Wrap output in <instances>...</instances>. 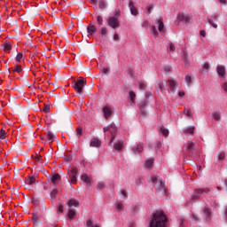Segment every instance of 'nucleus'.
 Wrapping results in <instances>:
<instances>
[{
  "instance_id": "61",
  "label": "nucleus",
  "mask_w": 227,
  "mask_h": 227,
  "mask_svg": "<svg viewBox=\"0 0 227 227\" xmlns=\"http://www.w3.org/2000/svg\"><path fill=\"white\" fill-rule=\"evenodd\" d=\"M203 68H204V70L208 72V68H210V66L208 64L205 63L204 66H203Z\"/></svg>"
},
{
  "instance_id": "36",
  "label": "nucleus",
  "mask_w": 227,
  "mask_h": 227,
  "mask_svg": "<svg viewBox=\"0 0 227 227\" xmlns=\"http://www.w3.org/2000/svg\"><path fill=\"white\" fill-rule=\"evenodd\" d=\"M11 49H12V43H4V51H11Z\"/></svg>"
},
{
  "instance_id": "25",
  "label": "nucleus",
  "mask_w": 227,
  "mask_h": 227,
  "mask_svg": "<svg viewBox=\"0 0 227 227\" xmlns=\"http://www.w3.org/2000/svg\"><path fill=\"white\" fill-rule=\"evenodd\" d=\"M32 223L35 224V226H38V224L40 223V217L38 216V215L36 214L33 215Z\"/></svg>"
},
{
  "instance_id": "32",
  "label": "nucleus",
  "mask_w": 227,
  "mask_h": 227,
  "mask_svg": "<svg viewBox=\"0 0 227 227\" xmlns=\"http://www.w3.org/2000/svg\"><path fill=\"white\" fill-rule=\"evenodd\" d=\"M97 24L98 26H104V18L100 15L97 16Z\"/></svg>"
},
{
  "instance_id": "12",
  "label": "nucleus",
  "mask_w": 227,
  "mask_h": 227,
  "mask_svg": "<svg viewBox=\"0 0 227 227\" xmlns=\"http://www.w3.org/2000/svg\"><path fill=\"white\" fill-rule=\"evenodd\" d=\"M87 32H88V35H90V36H93V35L97 33V27L93 24H89L87 27Z\"/></svg>"
},
{
  "instance_id": "48",
  "label": "nucleus",
  "mask_w": 227,
  "mask_h": 227,
  "mask_svg": "<svg viewBox=\"0 0 227 227\" xmlns=\"http://www.w3.org/2000/svg\"><path fill=\"white\" fill-rule=\"evenodd\" d=\"M70 176H78V175H77V168H73V169L71 170V175H70Z\"/></svg>"
},
{
  "instance_id": "59",
  "label": "nucleus",
  "mask_w": 227,
  "mask_h": 227,
  "mask_svg": "<svg viewBox=\"0 0 227 227\" xmlns=\"http://www.w3.org/2000/svg\"><path fill=\"white\" fill-rule=\"evenodd\" d=\"M200 36H202L203 38H205V36H207V32H205V30H200Z\"/></svg>"
},
{
  "instance_id": "8",
  "label": "nucleus",
  "mask_w": 227,
  "mask_h": 227,
  "mask_svg": "<svg viewBox=\"0 0 227 227\" xmlns=\"http://www.w3.org/2000/svg\"><path fill=\"white\" fill-rule=\"evenodd\" d=\"M59 180H61V176H59V174L53 175L51 177L50 185H51L52 187L58 185V182H59Z\"/></svg>"
},
{
  "instance_id": "2",
  "label": "nucleus",
  "mask_w": 227,
  "mask_h": 227,
  "mask_svg": "<svg viewBox=\"0 0 227 227\" xmlns=\"http://www.w3.org/2000/svg\"><path fill=\"white\" fill-rule=\"evenodd\" d=\"M207 194H210V188H197L194 190V194L192 195V203H196L200 198H203V196H207Z\"/></svg>"
},
{
  "instance_id": "45",
  "label": "nucleus",
  "mask_w": 227,
  "mask_h": 227,
  "mask_svg": "<svg viewBox=\"0 0 227 227\" xmlns=\"http://www.w3.org/2000/svg\"><path fill=\"white\" fill-rule=\"evenodd\" d=\"M77 176H70L71 184H76L77 183Z\"/></svg>"
},
{
  "instance_id": "26",
  "label": "nucleus",
  "mask_w": 227,
  "mask_h": 227,
  "mask_svg": "<svg viewBox=\"0 0 227 227\" xmlns=\"http://www.w3.org/2000/svg\"><path fill=\"white\" fill-rule=\"evenodd\" d=\"M98 7L100 8V10H106V8H107V1L99 0L98 1Z\"/></svg>"
},
{
  "instance_id": "24",
  "label": "nucleus",
  "mask_w": 227,
  "mask_h": 227,
  "mask_svg": "<svg viewBox=\"0 0 227 227\" xmlns=\"http://www.w3.org/2000/svg\"><path fill=\"white\" fill-rule=\"evenodd\" d=\"M156 24L158 23V29L159 31L162 32L164 31V22L160 19H156L155 20Z\"/></svg>"
},
{
  "instance_id": "57",
  "label": "nucleus",
  "mask_w": 227,
  "mask_h": 227,
  "mask_svg": "<svg viewBox=\"0 0 227 227\" xmlns=\"http://www.w3.org/2000/svg\"><path fill=\"white\" fill-rule=\"evenodd\" d=\"M114 42H120V35L118 34H114Z\"/></svg>"
},
{
  "instance_id": "9",
  "label": "nucleus",
  "mask_w": 227,
  "mask_h": 227,
  "mask_svg": "<svg viewBox=\"0 0 227 227\" xmlns=\"http://www.w3.org/2000/svg\"><path fill=\"white\" fill-rule=\"evenodd\" d=\"M217 20H219V15L218 14H214L211 19L208 20V23L210 24V26H212V27H215V29H217V24L215 22H217Z\"/></svg>"
},
{
  "instance_id": "16",
  "label": "nucleus",
  "mask_w": 227,
  "mask_h": 227,
  "mask_svg": "<svg viewBox=\"0 0 227 227\" xmlns=\"http://www.w3.org/2000/svg\"><path fill=\"white\" fill-rule=\"evenodd\" d=\"M216 72L220 77H224V74H226V69L224 68V66H217Z\"/></svg>"
},
{
  "instance_id": "42",
  "label": "nucleus",
  "mask_w": 227,
  "mask_h": 227,
  "mask_svg": "<svg viewBox=\"0 0 227 227\" xmlns=\"http://www.w3.org/2000/svg\"><path fill=\"white\" fill-rule=\"evenodd\" d=\"M87 227H99L98 225L97 224H93V221L91 220H87Z\"/></svg>"
},
{
  "instance_id": "41",
  "label": "nucleus",
  "mask_w": 227,
  "mask_h": 227,
  "mask_svg": "<svg viewBox=\"0 0 227 227\" xmlns=\"http://www.w3.org/2000/svg\"><path fill=\"white\" fill-rule=\"evenodd\" d=\"M0 139H6V131L3 129L0 130Z\"/></svg>"
},
{
  "instance_id": "33",
  "label": "nucleus",
  "mask_w": 227,
  "mask_h": 227,
  "mask_svg": "<svg viewBox=\"0 0 227 227\" xmlns=\"http://www.w3.org/2000/svg\"><path fill=\"white\" fill-rule=\"evenodd\" d=\"M195 144L193 142H188L187 148L188 152H192L194 150Z\"/></svg>"
},
{
  "instance_id": "37",
  "label": "nucleus",
  "mask_w": 227,
  "mask_h": 227,
  "mask_svg": "<svg viewBox=\"0 0 227 227\" xmlns=\"http://www.w3.org/2000/svg\"><path fill=\"white\" fill-rule=\"evenodd\" d=\"M160 132L163 136H168L169 134V130H168V129L161 127L160 128Z\"/></svg>"
},
{
  "instance_id": "49",
  "label": "nucleus",
  "mask_w": 227,
  "mask_h": 227,
  "mask_svg": "<svg viewBox=\"0 0 227 227\" xmlns=\"http://www.w3.org/2000/svg\"><path fill=\"white\" fill-rule=\"evenodd\" d=\"M58 195V190H52L51 192V198H56V196Z\"/></svg>"
},
{
  "instance_id": "46",
  "label": "nucleus",
  "mask_w": 227,
  "mask_h": 227,
  "mask_svg": "<svg viewBox=\"0 0 227 227\" xmlns=\"http://www.w3.org/2000/svg\"><path fill=\"white\" fill-rule=\"evenodd\" d=\"M200 219V216L196 213L192 214V221H198Z\"/></svg>"
},
{
  "instance_id": "58",
  "label": "nucleus",
  "mask_w": 227,
  "mask_h": 227,
  "mask_svg": "<svg viewBox=\"0 0 227 227\" xmlns=\"http://www.w3.org/2000/svg\"><path fill=\"white\" fill-rule=\"evenodd\" d=\"M168 51H169L170 52H173V51H175V44L170 43V44H169Z\"/></svg>"
},
{
  "instance_id": "62",
  "label": "nucleus",
  "mask_w": 227,
  "mask_h": 227,
  "mask_svg": "<svg viewBox=\"0 0 227 227\" xmlns=\"http://www.w3.org/2000/svg\"><path fill=\"white\" fill-rule=\"evenodd\" d=\"M121 197L122 198H127V192L125 190H121Z\"/></svg>"
},
{
  "instance_id": "7",
  "label": "nucleus",
  "mask_w": 227,
  "mask_h": 227,
  "mask_svg": "<svg viewBox=\"0 0 227 227\" xmlns=\"http://www.w3.org/2000/svg\"><path fill=\"white\" fill-rule=\"evenodd\" d=\"M151 182L156 187V189H159L160 191H162L164 189V183L162 180L159 179L158 176H153L151 177Z\"/></svg>"
},
{
  "instance_id": "11",
  "label": "nucleus",
  "mask_w": 227,
  "mask_h": 227,
  "mask_svg": "<svg viewBox=\"0 0 227 227\" xmlns=\"http://www.w3.org/2000/svg\"><path fill=\"white\" fill-rule=\"evenodd\" d=\"M81 180L86 184L87 187H91V178L87 174H83L81 176Z\"/></svg>"
},
{
  "instance_id": "64",
  "label": "nucleus",
  "mask_w": 227,
  "mask_h": 227,
  "mask_svg": "<svg viewBox=\"0 0 227 227\" xmlns=\"http://www.w3.org/2000/svg\"><path fill=\"white\" fill-rule=\"evenodd\" d=\"M222 88H223V90H224V91H227V82H224V83L222 85Z\"/></svg>"
},
{
  "instance_id": "39",
  "label": "nucleus",
  "mask_w": 227,
  "mask_h": 227,
  "mask_svg": "<svg viewBox=\"0 0 227 227\" xmlns=\"http://www.w3.org/2000/svg\"><path fill=\"white\" fill-rule=\"evenodd\" d=\"M23 54L21 52H19L16 56V61L17 63H20V61H22V58H23Z\"/></svg>"
},
{
  "instance_id": "5",
  "label": "nucleus",
  "mask_w": 227,
  "mask_h": 227,
  "mask_svg": "<svg viewBox=\"0 0 227 227\" xmlns=\"http://www.w3.org/2000/svg\"><path fill=\"white\" fill-rule=\"evenodd\" d=\"M107 25L109 26V27H112V29H118V27H120V20H118V17H109L107 19Z\"/></svg>"
},
{
  "instance_id": "23",
  "label": "nucleus",
  "mask_w": 227,
  "mask_h": 227,
  "mask_svg": "<svg viewBox=\"0 0 227 227\" xmlns=\"http://www.w3.org/2000/svg\"><path fill=\"white\" fill-rule=\"evenodd\" d=\"M194 126H189L183 129L184 134H194Z\"/></svg>"
},
{
  "instance_id": "21",
  "label": "nucleus",
  "mask_w": 227,
  "mask_h": 227,
  "mask_svg": "<svg viewBox=\"0 0 227 227\" xmlns=\"http://www.w3.org/2000/svg\"><path fill=\"white\" fill-rule=\"evenodd\" d=\"M129 104L134 106L136 104V93L134 91H129Z\"/></svg>"
},
{
  "instance_id": "6",
  "label": "nucleus",
  "mask_w": 227,
  "mask_h": 227,
  "mask_svg": "<svg viewBox=\"0 0 227 227\" xmlns=\"http://www.w3.org/2000/svg\"><path fill=\"white\" fill-rule=\"evenodd\" d=\"M177 20L179 22H184V24H191L192 22V16L191 14L179 13Z\"/></svg>"
},
{
  "instance_id": "28",
  "label": "nucleus",
  "mask_w": 227,
  "mask_h": 227,
  "mask_svg": "<svg viewBox=\"0 0 227 227\" xmlns=\"http://www.w3.org/2000/svg\"><path fill=\"white\" fill-rule=\"evenodd\" d=\"M213 120L219 121L221 120V113L219 112H213L212 113Z\"/></svg>"
},
{
  "instance_id": "35",
  "label": "nucleus",
  "mask_w": 227,
  "mask_h": 227,
  "mask_svg": "<svg viewBox=\"0 0 227 227\" xmlns=\"http://www.w3.org/2000/svg\"><path fill=\"white\" fill-rule=\"evenodd\" d=\"M35 182H36V178L33 177V176H30L28 177V179H27V184L28 185H33V184H35Z\"/></svg>"
},
{
  "instance_id": "13",
  "label": "nucleus",
  "mask_w": 227,
  "mask_h": 227,
  "mask_svg": "<svg viewBox=\"0 0 227 227\" xmlns=\"http://www.w3.org/2000/svg\"><path fill=\"white\" fill-rule=\"evenodd\" d=\"M129 8L130 10L131 15H137V8L134 5V2L132 0L129 1Z\"/></svg>"
},
{
  "instance_id": "50",
  "label": "nucleus",
  "mask_w": 227,
  "mask_h": 227,
  "mask_svg": "<svg viewBox=\"0 0 227 227\" xmlns=\"http://www.w3.org/2000/svg\"><path fill=\"white\" fill-rule=\"evenodd\" d=\"M224 157H226V155L224 154V153H220L218 154V159L219 160H224Z\"/></svg>"
},
{
  "instance_id": "43",
  "label": "nucleus",
  "mask_w": 227,
  "mask_h": 227,
  "mask_svg": "<svg viewBox=\"0 0 227 227\" xmlns=\"http://www.w3.org/2000/svg\"><path fill=\"white\" fill-rule=\"evenodd\" d=\"M184 114H186V116H188V118H191L192 116V112L191 111V109H184Z\"/></svg>"
},
{
  "instance_id": "40",
  "label": "nucleus",
  "mask_w": 227,
  "mask_h": 227,
  "mask_svg": "<svg viewBox=\"0 0 227 227\" xmlns=\"http://www.w3.org/2000/svg\"><path fill=\"white\" fill-rule=\"evenodd\" d=\"M101 35L103 38H106V35H107V27H101Z\"/></svg>"
},
{
  "instance_id": "60",
  "label": "nucleus",
  "mask_w": 227,
  "mask_h": 227,
  "mask_svg": "<svg viewBox=\"0 0 227 227\" xmlns=\"http://www.w3.org/2000/svg\"><path fill=\"white\" fill-rule=\"evenodd\" d=\"M152 10H153V6H147L146 7V12H148V13H152Z\"/></svg>"
},
{
  "instance_id": "15",
  "label": "nucleus",
  "mask_w": 227,
  "mask_h": 227,
  "mask_svg": "<svg viewBox=\"0 0 227 227\" xmlns=\"http://www.w3.org/2000/svg\"><path fill=\"white\" fill-rule=\"evenodd\" d=\"M146 104H147L146 99H144V100L140 101V103L138 105L139 109L141 111V114H143V116H145L146 114V111H145V107Z\"/></svg>"
},
{
  "instance_id": "22",
  "label": "nucleus",
  "mask_w": 227,
  "mask_h": 227,
  "mask_svg": "<svg viewBox=\"0 0 227 227\" xmlns=\"http://www.w3.org/2000/svg\"><path fill=\"white\" fill-rule=\"evenodd\" d=\"M100 140H98V138H94L90 141V146L94 147V148H98L100 147Z\"/></svg>"
},
{
  "instance_id": "14",
  "label": "nucleus",
  "mask_w": 227,
  "mask_h": 227,
  "mask_svg": "<svg viewBox=\"0 0 227 227\" xmlns=\"http://www.w3.org/2000/svg\"><path fill=\"white\" fill-rule=\"evenodd\" d=\"M67 207L69 208H74V207H79V200H77L75 199L69 200L67 202Z\"/></svg>"
},
{
  "instance_id": "34",
  "label": "nucleus",
  "mask_w": 227,
  "mask_h": 227,
  "mask_svg": "<svg viewBox=\"0 0 227 227\" xmlns=\"http://www.w3.org/2000/svg\"><path fill=\"white\" fill-rule=\"evenodd\" d=\"M67 217L72 221V219H74L75 217V211L69 209Z\"/></svg>"
},
{
  "instance_id": "55",
  "label": "nucleus",
  "mask_w": 227,
  "mask_h": 227,
  "mask_svg": "<svg viewBox=\"0 0 227 227\" xmlns=\"http://www.w3.org/2000/svg\"><path fill=\"white\" fill-rule=\"evenodd\" d=\"M76 134H77L78 137H80V136L82 134V129L77 128L76 129Z\"/></svg>"
},
{
  "instance_id": "29",
  "label": "nucleus",
  "mask_w": 227,
  "mask_h": 227,
  "mask_svg": "<svg viewBox=\"0 0 227 227\" xmlns=\"http://www.w3.org/2000/svg\"><path fill=\"white\" fill-rule=\"evenodd\" d=\"M12 72H17V74H22V67L20 65H17L15 67L12 68Z\"/></svg>"
},
{
  "instance_id": "38",
  "label": "nucleus",
  "mask_w": 227,
  "mask_h": 227,
  "mask_svg": "<svg viewBox=\"0 0 227 227\" xmlns=\"http://www.w3.org/2000/svg\"><path fill=\"white\" fill-rule=\"evenodd\" d=\"M116 208H117L118 212H121V210H123V208H125V206L123 205V203L119 202V203L117 204Z\"/></svg>"
},
{
  "instance_id": "10",
  "label": "nucleus",
  "mask_w": 227,
  "mask_h": 227,
  "mask_svg": "<svg viewBox=\"0 0 227 227\" xmlns=\"http://www.w3.org/2000/svg\"><path fill=\"white\" fill-rule=\"evenodd\" d=\"M103 114H104L106 120H109V118H111V114H113V110H111V108H109V106H105L103 107Z\"/></svg>"
},
{
  "instance_id": "30",
  "label": "nucleus",
  "mask_w": 227,
  "mask_h": 227,
  "mask_svg": "<svg viewBox=\"0 0 227 227\" xmlns=\"http://www.w3.org/2000/svg\"><path fill=\"white\" fill-rule=\"evenodd\" d=\"M152 166H153V159L147 160L145 161V168H147V169H152Z\"/></svg>"
},
{
  "instance_id": "18",
  "label": "nucleus",
  "mask_w": 227,
  "mask_h": 227,
  "mask_svg": "<svg viewBox=\"0 0 227 227\" xmlns=\"http://www.w3.org/2000/svg\"><path fill=\"white\" fill-rule=\"evenodd\" d=\"M168 82L170 88V91H176L177 88L176 82L175 80H168Z\"/></svg>"
},
{
  "instance_id": "54",
  "label": "nucleus",
  "mask_w": 227,
  "mask_h": 227,
  "mask_svg": "<svg viewBox=\"0 0 227 227\" xmlns=\"http://www.w3.org/2000/svg\"><path fill=\"white\" fill-rule=\"evenodd\" d=\"M156 90L159 91H162V84H160V82H157L156 84Z\"/></svg>"
},
{
  "instance_id": "31",
  "label": "nucleus",
  "mask_w": 227,
  "mask_h": 227,
  "mask_svg": "<svg viewBox=\"0 0 227 227\" xmlns=\"http://www.w3.org/2000/svg\"><path fill=\"white\" fill-rule=\"evenodd\" d=\"M185 82L188 86H191V82H192V74H187L185 76Z\"/></svg>"
},
{
  "instance_id": "52",
  "label": "nucleus",
  "mask_w": 227,
  "mask_h": 227,
  "mask_svg": "<svg viewBox=\"0 0 227 227\" xmlns=\"http://www.w3.org/2000/svg\"><path fill=\"white\" fill-rule=\"evenodd\" d=\"M149 26H150V23H148V21H144L142 23V27H145V29H148Z\"/></svg>"
},
{
  "instance_id": "44",
  "label": "nucleus",
  "mask_w": 227,
  "mask_h": 227,
  "mask_svg": "<svg viewBox=\"0 0 227 227\" xmlns=\"http://www.w3.org/2000/svg\"><path fill=\"white\" fill-rule=\"evenodd\" d=\"M105 185H106V184H104V183H98V184H97V190H98V191H102V189H104Z\"/></svg>"
},
{
  "instance_id": "20",
  "label": "nucleus",
  "mask_w": 227,
  "mask_h": 227,
  "mask_svg": "<svg viewBox=\"0 0 227 227\" xmlns=\"http://www.w3.org/2000/svg\"><path fill=\"white\" fill-rule=\"evenodd\" d=\"M203 213L206 217V221H210V215L212 214V210L210 209V207L204 208Z\"/></svg>"
},
{
  "instance_id": "51",
  "label": "nucleus",
  "mask_w": 227,
  "mask_h": 227,
  "mask_svg": "<svg viewBox=\"0 0 227 227\" xmlns=\"http://www.w3.org/2000/svg\"><path fill=\"white\" fill-rule=\"evenodd\" d=\"M43 111V113H49L51 111V106L48 105H45Z\"/></svg>"
},
{
  "instance_id": "27",
  "label": "nucleus",
  "mask_w": 227,
  "mask_h": 227,
  "mask_svg": "<svg viewBox=\"0 0 227 227\" xmlns=\"http://www.w3.org/2000/svg\"><path fill=\"white\" fill-rule=\"evenodd\" d=\"M46 137H47V140L50 142V143H52L54 141V133L51 132V131H48L46 133Z\"/></svg>"
},
{
  "instance_id": "19",
  "label": "nucleus",
  "mask_w": 227,
  "mask_h": 227,
  "mask_svg": "<svg viewBox=\"0 0 227 227\" xmlns=\"http://www.w3.org/2000/svg\"><path fill=\"white\" fill-rule=\"evenodd\" d=\"M114 149L117 152H121V150H123V141L120 140L119 142L115 143Z\"/></svg>"
},
{
  "instance_id": "47",
  "label": "nucleus",
  "mask_w": 227,
  "mask_h": 227,
  "mask_svg": "<svg viewBox=\"0 0 227 227\" xmlns=\"http://www.w3.org/2000/svg\"><path fill=\"white\" fill-rule=\"evenodd\" d=\"M139 90H146V84L143 82H139Z\"/></svg>"
},
{
  "instance_id": "3",
  "label": "nucleus",
  "mask_w": 227,
  "mask_h": 227,
  "mask_svg": "<svg viewBox=\"0 0 227 227\" xmlns=\"http://www.w3.org/2000/svg\"><path fill=\"white\" fill-rule=\"evenodd\" d=\"M104 133L106 134L107 132H110L111 134V139L109 142V145H113L114 142V139H116V132H118V128L114 123H111L110 125L103 128Z\"/></svg>"
},
{
  "instance_id": "63",
  "label": "nucleus",
  "mask_w": 227,
  "mask_h": 227,
  "mask_svg": "<svg viewBox=\"0 0 227 227\" xmlns=\"http://www.w3.org/2000/svg\"><path fill=\"white\" fill-rule=\"evenodd\" d=\"M136 184H137V185H141V184H143V182L141 181V178H137V179H136Z\"/></svg>"
},
{
  "instance_id": "56",
  "label": "nucleus",
  "mask_w": 227,
  "mask_h": 227,
  "mask_svg": "<svg viewBox=\"0 0 227 227\" xmlns=\"http://www.w3.org/2000/svg\"><path fill=\"white\" fill-rule=\"evenodd\" d=\"M152 31H153V34L157 36V35H159V32L157 31V28L155 27H152Z\"/></svg>"
},
{
  "instance_id": "1",
  "label": "nucleus",
  "mask_w": 227,
  "mask_h": 227,
  "mask_svg": "<svg viewBox=\"0 0 227 227\" xmlns=\"http://www.w3.org/2000/svg\"><path fill=\"white\" fill-rule=\"evenodd\" d=\"M168 218L163 212H156L150 222V227H166Z\"/></svg>"
},
{
  "instance_id": "4",
  "label": "nucleus",
  "mask_w": 227,
  "mask_h": 227,
  "mask_svg": "<svg viewBox=\"0 0 227 227\" xmlns=\"http://www.w3.org/2000/svg\"><path fill=\"white\" fill-rule=\"evenodd\" d=\"M85 86H86V80L82 77H79L78 80L74 81L73 84V88L78 93H82Z\"/></svg>"
},
{
  "instance_id": "17",
  "label": "nucleus",
  "mask_w": 227,
  "mask_h": 227,
  "mask_svg": "<svg viewBox=\"0 0 227 227\" xmlns=\"http://www.w3.org/2000/svg\"><path fill=\"white\" fill-rule=\"evenodd\" d=\"M133 153H140L143 152V144L139 143L137 145V147L131 148Z\"/></svg>"
},
{
  "instance_id": "53",
  "label": "nucleus",
  "mask_w": 227,
  "mask_h": 227,
  "mask_svg": "<svg viewBox=\"0 0 227 227\" xmlns=\"http://www.w3.org/2000/svg\"><path fill=\"white\" fill-rule=\"evenodd\" d=\"M32 203L34 205H38V203H40V200L35 197L32 198Z\"/></svg>"
}]
</instances>
